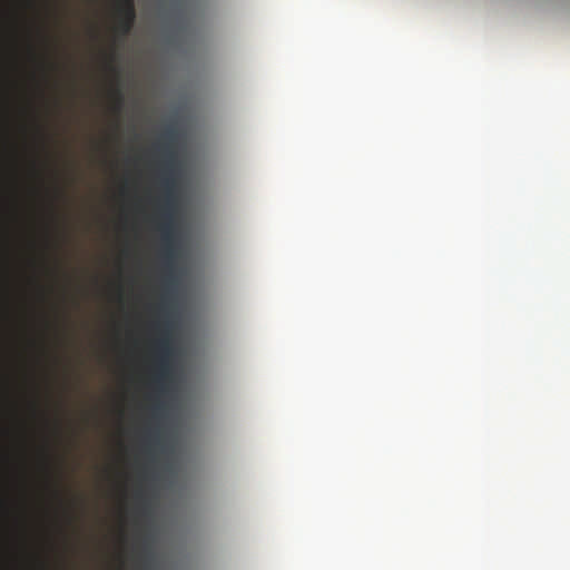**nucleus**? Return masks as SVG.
I'll use <instances>...</instances> for the list:
<instances>
[{
    "instance_id": "1",
    "label": "nucleus",
    "mask_w": 570,
    "mask_h": 570,
    "mask_svg": "<svg viewBox=\"0 0 570 570\" xmlns=\"http://www.w3.org/2000/svg\"><path fill=\"white\" fill-rule=\"evenodd\" d=\"M180 130L175 121H170L156 145L163 156L161 186L164 190L160 210L159 230L161 232L163 255L168 275L171 277L176 258L179 255V243L176 226V213L178 207V180L179 167L176 147L180 140Z\"/></svg>"
},
{
    "instance_id": "2",
    "label": "nucleus",
    "mask_w": 570,
    "mask_h": 570,
    "mask_svg": "<svg viewBox=\"0 0 570 570\" xmlns=\"http://www.w3.org/2000/svg\"><path fill=\"white\" fill-rule=\"evenodd\" d=\"M171 325L169 317H166L158 324L160 335L156 342L157 368L155 382L160 391L166 390V383L171 381L174 373L173 356L175 354V346L171 336Z\"/></svg>"
},
{
    "instance_id": "3",
    "label": "nucleus",
    "mask_w": 570,
    "mask_h": 570,
    "mask_svg": "<svg viewBox=\"0 0 570 570\" xmlns=\"http://www.w3.org/2000/svg\"><path fill=\"white\" fill-rule=\"evenodd\" d=\"M116 1V31L126 37L131 31L136 20V9L134 0Z\"/></svg>"
},
{
    "instance_id": "4",
    "label": "nucleus",
    "mask_w": 570,
    "mask_h": 570,
    "mask_svg": "<svg viewBox=\"0 0 570 570\" xmlns=\"http://www.w3.org/2000/svg\"><path fill=\"white\" fill-rule=\"evenodd\" d=\"M114 97H115V109L116 111H120L124 105V95L119 87H116L114 89Z\"/></svg>"
},
{
    "instance_id": "5",
    "label": "nucleus",
    "mask_w": 570,
    "mask_h": 570,
    "mask_svg": "<svg viewBox=\"0 0 570 570\" xmlns=\"http://www.w3.org/2000/svg\"><path fill=\"white\" fill-rule=\"evenodd\" d=\"M110 69L116 73V76H118V75H119V70H118L116 67H112V66H111V67H110Z\"/></svg>"
},
{
    "instance_id": "6",
    "label": "nucleus",
    "mask_w": 570,
    "mask_h": 570,
    "mask_svg": "<svg viewBox=\"0 0 570 570\" xmlns=\"http://www.w3.org/2000/svg\"><path fill=\"white\" fill-rule=\"evenodd\" d=\"M163 409H164L163 404L159 403V404L156 405V410L157 411H161Z\"/></svg>"
}]
</instances>
